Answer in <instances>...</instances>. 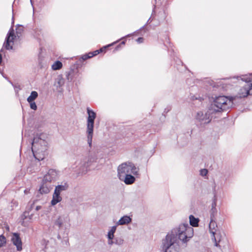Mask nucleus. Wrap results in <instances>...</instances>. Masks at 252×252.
Here are the masks:
<instances>
[{
    "instance_id": "f257e3e1",
    "label": "nucleus",
    "mask_w": 252,
    "mask_h": 252,
    "mask_svg": "<svg viewBox=\"0 0 252 252\" xmlns=\"http://www.w3.org/2000/svg\"><path fill=\"white\" fill-rule=\"evenodd\" d=\"M48 138L45 133L37 134L33 138L32 143V152L34 158L42 160L47 155Z\"/></svg>"
},
{
    "instance_id": "f03ea898",
    "label": "nucleus",
    "mask_w": 252,
    "mask_h": 252,
    "mask_svg": "<svg viewBox=\"0 0 252 252\" xmlns=\"http://www.w3.org/2000/svg\"><path fill=\"white\" fill-rule=\"evenodd\" d=\"M170 235L172 241H174V245L177 241V237L183 242H186L193 235V229L187 223H183L179 225L177 228L172 230Z\"/></svg>"
},
{
    "instance_id": "7ed1b4c3",
    "label": "nucleus",
    "mask_w": 252,
    "mask_h": 252,
    "mask_svg": "<svg viewBox=\"0 0 252 252\" xmlns=\"http://www.w3.org/2000/svg\"><path fill=\"white\" fill-rule=\"evenodd\" d=\"M232 97H228L225 96H219L217 97L211 104L210 111L212 112H219L220 110H226L233 106Z\"/></svg>"
},
{
    "instance_id": "20e7f679",
    "label": "nucleus",
    "mask_w": 252,
    "mask_h": 252,
    "mask_svg": "<svg viewBox=\"0 0 252 252\" xmlns=\"http://www.w3.org/2000/svg\"><path fill=\"white\" fill-rule=\"evenodd\" d=\"M97 153L94 151H89L85 160L80 161L77 164L76 170L79 174H85L87 173L88 168L97 162Z\"/></svg>"
},
{
    "instance_id": "39448f33",
    "label": "nucleus",
    "mask_w": 252,
    "mask_h": 252,
    "mask_svg": "<svg viewBox=\"0 0 252 252\" xmlns=\"http://www.w3.org/2000/svg\"><path fill=\"white\" fill-rule=\"evenodd\" d=\"M53 226L60 231H65L70 227V219L69 215L66 213L56 216L53 220Z\"/></svg>"
},
{
    "instance_id": "423d86ee",
    "label": "nucleus",
    "mask_w": 252,
    "mask_h": 252,
    "mask_svg": "<svg viewBox=\"0 0 252 252\" xmlns=\"http://www.w3.org/2000/svg\"><path fill=\"white\" fill-rule=\"evenodd\" d=\"M139 168L132 162H126L119 165L117 168L118 177L122 179L126 175L132 174L133 175H138Z\"/></svg>"
},
{
    "instance_id": "0eeeda50",
    "label": "nucleus",
    "mask_w": 252,
    "mask_h": 252,
    "mask_svg": "<svg viewBox=\"0 0 252 252\" xmlns=\"http://www.w3.org/2000/svg\"><path fill=\"white\" fill-rule=\"evenodd\" d=\"M88 117L87 120V142L89 146H92L93 136L94 121L96 117V113L89 108H87Z\"/></svg>"
},
{
    "instance_id": "6e6552de",
    "label": "nucleus",
    "mask_w": 252,
    "mask_h": 252,
    "mask_svg": "<svg viewBox=\"0 0 252 252\" xmlns=\"http://www.w3.org/2000/svg\"><path fill=\"white\" fill-rule=\"evenodd\" d=\"M241 80L242 86L237 94V96L240 98L246 97L252 94V80L251 78L243 76Z\"/></svg>"
},
{
    "instance_id": "1a4fd4ad",
    "label": "nucleus",
    "mask_w": 252,
    "mask_h": 252,
    "mask_svg": "<svg viewBox=\"0 0 252 252\" xmlns=\"http://www.w3.org/2000/svg\"><path fill=\"white\" fill-rule=\"evenodd\" d=\"M17 37L18 36L15 35L13 28H11L7 34L5 41L3 43V47L7 50H12L14 42L16 40Z\"/></svg>"
},
{
    "instance_id": "9d476101",
    "label": "nucleus",
    "mask_w": 252,
    "mask_h": 252,
    "mask_svg": "<svg viewBox=\"0 0 252 252\" xmlns=\"http://www.w3.org/2000/svg\"><path fill=\"white\" fill-rule=\"evenodd\" d=\"M212 113L207 111H199L197 113L195 119L200 125L208 124L211 120L210 113Z\"/></svg>"
},
{
    "instance_id": "9b49d317",
    "label": "nucleus",
    "mask_w": 252,
    "mask_h": 252,
    "mask_svg": "<svg viewBox=\"0 0 252 252\" xmlns=\"http://www.w3.org/2000/svg\"><path fill=\"white\" fill-rule=\"evenodd\" d=\"M59 171L53 169H49L43 177V182L49 184L54 182L59 179Z\"/></svg>"
},
{
    "instance_id": "f8f14e48",
    "label": "nucleus",
    "mask_w": 252,
    "mask_h": 252,
    "mask_svg": "<svg viewBox=\"0 0 252 252\" xmlns=\"http://www.w3.org/2000/svg\"><path fill=\"white\" fill-rule=\"evenodd\" d=\"M163 247L165 252H177L174 245V241H172V238L170 235H167L163 242Z\"/></svg>"
},
{
    "instance_id": "ddd939ff",
    "label": "nucleus",
    "mask_w": 252,
    "mask_h": 252,
    "mask_svg": "<svg viewBox=\"0 0 252 252\" xmlns=\"http://www.w3.org/2000/svg\"><path fill=\"white\" fill-rule=\"evenodd\" d=\"M217 225L216 222L211 219L210 224H209V230L210 232L212 234V239L215 240V245L216 247L219 246V242L220 241L219 239L218 242H217V238L218 236V233H217Z\"/></svg>"
},
{
    "instance_id": "4468645a",
    "label": "nucleus",
    "mask_w": 252,
    "mask_h": 252,
    "mask_svg": "<svg viewBox=\"0 0 252 252\" xmlns=\"http://www.w3.org/2000/svg\"><path fill=\"white\" fill-rule=\"evenodd\" d=\"M11 241L13 244L16 247L17 250L19 251L22 249V243L19 235L17 233H14L11 237Z\"/></svg>"
},
{
    "instance_id": "2eb2a0df",
    "label": "nucleus",
    "mask_w": 252,
    "mask_h": 252,
    "mask_svg": "<svg viewBox=\"0 0 252 252\" xmlns=\"http://www.w3.org/2000/svg\"><path fill=\"white\" fill-rule=\"evenodd\" d=\"M52 188V186L47 182H44L42 180V183L41 185L39 192L41 194H47L48 193Z\"/></svg>"
},
{
    "instance_id": "dca6fc26",
    "label": "nucleus",
    "mask_w": 252,
    "mask_h": 252,
    "mask_svg": "<svg viewBox=\"0 0 252 252\" xmlns=\"http://www.w3.org/2000/svg\"><path fill=\"white\" fill-rule=\"evenodd\" d=\"M132 221V219L128 216L125 215L120 218V219L117 221L116 225H127L129 224Z\"/></svg>"
},
{
    "instance_id": "f3484780",
    "label": "nucleus",
    "mask_w": 252,
    "mask_h": 252,
    "mask_svg": "<svg viewBox=\"0 0 252 252\" xmlns=\"http://www.w3.org/2000/svg\"><path fill=\"white\" fill-rule=\"evenodd\" d=\"M62 200V197L61 194L54 191L52 195V199L51 201V204L52 206H55L57 203L60 202Z\"/></svg>"
},
{
    "instance_id": "a211bd4d",
    "label": "nucleus",
    "mask_w": 252,
    "mask_h": 252,
    "mask_svg": "<svg viewBox=\"0 0 252 252\" xmlns=\"http://www.w3.org/2000/svg\"><path fill=\"white\" fill-rule=\"evenodd\" d=\"M132 174L126 175L124 178L120 180L123 181L126 185H131L135 181V177L132 176Z\"/></svg>"
},
{
    "instance_id": "6ab92c4d",
    "label": "nucleus",
    "mask_w": 252,
    "mask_h": 252,
    "mask_svg": "<svg viewBox=\"0 0 252 252\" xmlns=\"http://www.w3.org/2000/svg\"><path fill=\"white\" fill-rule=\"evenodd\" d=\"M68 186L66 183L57 186L54 191L61 194V192L67 189Z\"/></svg>"
},
{
    "instance_id": "aec40b11",
    "label": "nucleus",
    "mask_w": 252,
    "mask_h": 252,
    "mask_svg": "<svg viewBox=\"0 0 252 252\" xmlns=\"http://www.w3.org/2000/svg\"><path fill=\"white\" fill-rule=\"evenodd\" d=\"M117 226L116 225L111 226L108 231L107 234V238L108 239H114V233H115L117 229Z\"/></svg>"
},
{
    "instance_id": "412c9836",
    "label": "nucleus",
    "mask_w": 252,
    "mask_h": 252,
    "mask_svg": "<svg viewBox=\"0 0 252 252\" xmlns=\"http://www.w3.org/2000/svg\"><path fill=\"white\" fill-rule=\"evenodd\" d=\"M189 222L190 225L193 227H196L198 225L199 220L197 218H195L192 215H190L189 217Z\"/></svg>"
},
{
    "instance_id": "4be33fe9",
    "label": "nucleus",
    "mask_w": 252,
    "mask_h": 252,
    "mask_svg": "<svg viewBox=\"0 0 252 252\" xmlns=\"http://www.w3.org/2000/svg\"><path fill=\"white\" fill-rule=\"evenodd\" d=\"M63 67L62 62L59 61L55 62L51 66V68L53 70H57L61 69Z\"/></svg>"
},
{
    "instance_id": "5701e85b",
    "label": "nucleus",
    "mask_w": 252,
    "mask_h": 252,
    "mask_svg": "<svg viewBox=\"0 0 252 252\" xmlns=\"http://www.w3.org/2000/svg\"><path fill=\"white\" fill-rule=\"evenodd\" d=\"M38 93L36 91H32L30 95L28 97V102L34 101V100L37 97Z\"/></svg>"
},
{
    "instance_id": "b1692460",
    "label": "nucleus",
    "mask_w": 252,
    "mask_h": 252,
    "mask_svg": "<svg viewBox=\"0 0 252 252\" xmlns=\"http://www.w3.org/2000/svg\"><path fill=\"white\" fill-rule=\"evenodd\" d=\"M33 215L32 214H30L29 212H25L24 213L23 215L22 216V219L23 220L27 219L30 220H32Z\"/></svg>"
},
{
    "instance_id": "393cba45",
    "label": "nucleus",
    "mask_w": 252,
    "mask_h": 252,
    "mask_svg": "<svg viewBox=\"0 0 252 252\" xmlns=\"http://www.w3.org/2000/svg\"><path fill=\"white\" fill-rule=\"evenodd\" d=\"M113 44H114V43H112V44H109V45H107V46H105V47H104L103 48H101L100 50H96V51H95L93 52V53L94 56L97 55L98 54H99L100 52H102V51H103V50H104V49H105L106 47H109V46H111V45H113Z\"/></svg>"
},
{
    "instance_id": "a878e982",
    "label": "nucleus",
    "mask_w": 252,
    "mask_h": 252,
    "mask_svg": "<svg viewBox=\"0 0 252 252\" xmlns=\"http://www.w3.org/2000/svg\"><path fill=\"white\" fill-rule=\"evenodd\" d=\"M57 83L59 87H62L63 85L64 81L62 77H58L57 78Z\"/></svg>"
},
{
    "instance_id": "bb28decb",
    "label": "nucleus",
    "mask_w": 252,
    "mask_h": 252,
    "mask_svg": "<svg viewBox=\"0 0 252 252\" xmlns=\"http://www.w3.org/2000/svg\"><path fill=\"white\" fill-rule=\"evenodd\" d=\"M124 240L121 238H116L115 241V244L118 245H122L124 244Z\"/></svg>"
},
{
    "instance_id": "cd10ccee",
    "label": "nucleus",
    "mask_w": 252,
    "mask_h": 252,
    "mask_svg": "<svg viewBox=\"0 0 252 252\" xmlns=\"http://www.w3.org/2000/svg\"><path fill=\"white\" fill-rule=\"evenodd\" d=\"M28 102L30 103V108L32 109H33L34 110H36L37 109V106L34 101H30Z\"/></svg>"
},
{
    "instance_id": "c85d7f7f",
    "label": "nucleus",
    "mask_w": 252,
    "mask_h": 252,
    "mask_svg": "<svg viewBox=\"0 0 252 252\" xmlns=\"http://www.w3.org/2000/svg\"><path fill=\"white\" fill-rule=\"evenodd\" d=\"M6 243V240L4 237L0 236V247L3 246Z\"/></svg>"
},
{
    "instance_id": "c756f323",
    "label": "nucleus",
    "mask_w": 252,
    "mask_h": 252,
    "mask_svg": "<svg viewBox=\"0 0 252 252\" xmlns=\"http://www.w3.org/2000/svg\"><path fill=\"white\" fill-rule=\"evenodd\" d=\"M208 173V170L206 169H202L200 170V174L202 176H206Z\"/></svg>"
},
{
    "instance_id": "7c9ffc66",
    "label": "nucleus",
    "mask_w": 252,
    "mask_h": 252,
    "mask_svg": "<svg viewBox=\"0 0 252 252\" xmlns=\"http://www.w3.org/2000/svg\"><path fill=\"white\" fill-rule=\"evenodd\" d=\"M108 244L110 246H112L115 244V242L113 241V239H108Z\"/></svg>"
},
{
    "instance_id": "2f4dec72",
    "label": "nucleus",
    "mask_w": 252,
    "mask_h": 252,
    "mask_svg": "<svg viewBox=\"0 0 252 252\" xmlns=\"http://www.w3.org/2000/svg\"><path fill=\"white\" fill-rule=\"evenodd\" d=\"M82 59H83V60H87V59H88L90 58V57H89V55H88L87 54H86V55H83V56H82Z\"/></svg>"
},
{
    "instance_id": "473e14b6",
    "label": "nucleus",
    "mask_w": 252,
    "mask_h": 252,
    "mask_svg": "<svg viewBox=\"0 0 252 252\" xmlns=\"http://www.w3.org/2000/svg\"><path fill=\"white\" fill-rule=\"evenodd\" d=\"M137 41L138 43H142L143 41V38L142 37H139L137 39Z\"/></svg>"
},
{
    "instance_id": "72a5a7b5",
    "label": "nucleus",
    "mask_w": 252,
    "mask_h": 252,
    "mask_svg": "<svg viewBox=\"0 0 252 252\" xmlns=\"http://www.w3.org/2000/svg\"><path fill=\"white\" fill-rule=\"evenodd\" d=\"M87 55H89V57H90V58L94 56V54H93V53H92V52L89 53Z\"/></svg>"
},
{
    "instance_id": "f704fd0d",
    "label": "nucleus",
    "mask_w": 252,
    "mask_h": 252,
    "mask_svg": "<svg viewBox=\"0 0 252 252\" xmlns=\"http://www.w3.org/2000/svg\"><path fill=\"white\" fill-rule=\"evenodd\" d=\"M41 206H37L35 208V210L36 211H38L39 210L41 209Z\"/></svg>"
},
{
    "instance_id": "c9c22d12",
    "label": "nucleus",
    "mask_w": 252,
    "mask_h": 252,
    "mask_svg": "<svg viewBox=\"0 0 252 252\" xmlns=\"http://www.w3.org/2000/svg\"><path fill=\"white\" fill-rule=\"evenodd\" d=\"M1 61H2V56H1V55L0 54V64L1 63Z\"/></svg>"
},
{
    "instance_id": "e433bc0d",
    "label": "nucleus",
    "mask_w": 252,
    "mask_h": 252,
    "mask_svg": "<svg viewBox=\"0 0 252 252\" xmlns=\"http://www.w3.org/2000/svg\"><path fill=\"white\" fill-rule=\"evenodd\" d=\"M232 79H233V80H239V78H238V77H237V78H233Z\"/></svg>"
},
{
    "instance_id": "4c0bfd02",
    "label": "nucleus",
    "mask_w": 252,
    "mask_h": 252,
    "mask_svg": "<svg viewBox=\"0 0 252 252\" xmlns=\"http://www.w3.org/2000/svg\"><path fill=\"white\" fill-rule=\"evenodd\" d=\"M122 44H125V42H124V41H123V42H122Z\"/></svg>"
},
{
    "instance_id": "58836bf2",
    "label": "nucleus",
    "mask_w": 252,
    "mask_h": 252,
    "mask_svg": "<svg viewBox=\"0 0 252 252\" xmlns=\"http://www.w3.org/2000/svg\"><path fill=\"white\" fill-rule=\"evenodd\" d=\"M68 76H69V75H68ZM67 79H68V80H69V77H68V76H67Z\"/></svg>"
},
{
    "instance_id": "ea45409f",
    "label": "nucleus",
    "mask_w": 252,
    "mask_h": 252,
    "mask_svg": "<svg viewBox=\"0 0 252 252\" xmlns=\"http://www.w3.org/2000/svg\"><path fill=\"white\" fill-rule=\"evenodd\" d=\"M12 23H14V21H13V19L12 20Z\"/></svg>"
},
{
    "instance_id": "a19ab883",
    "label": "nucleus",
    "mask_w": 252,
    "mask_h": 252,
    "mask_svg": "<svg viewBox=\"0 0 252 252\" xmlns=\"http://www.w3.org/2000/svg\"><path fill=\"white\" fill-rule=\"evenodd\" d=\"M31 1L32 2V0H31Z\"/></svg>"
}]
</instances>
